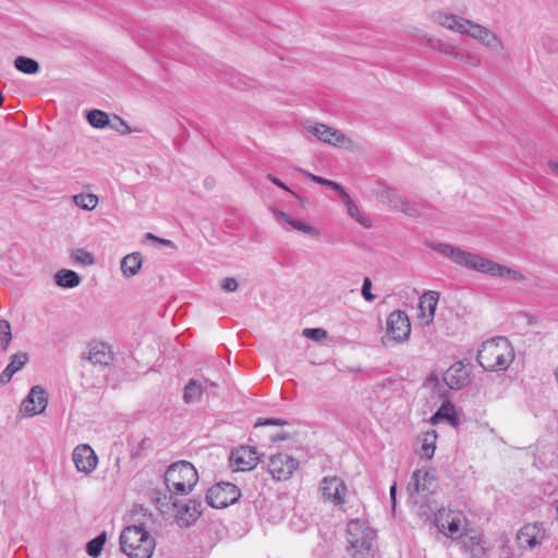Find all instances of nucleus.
<instances>
[{
	"label": "nucleus",
	"instance_id": "c756f323",
	"mask_svg": "<svg viewBox=\"0 0 558 558\" xmlns=\"http://www.w3.org/2000/svg\"><path fill=\"white\" fill-rule=\"evenodd\" d=\"M205 387L196 379H190L184 388L183 401L185 403H195L201 400Z\"/></svg>",
	"mask_w": 558,
	"mask_h": 558
},
{
	"label": "nucleus",
	"instance_id": "8fccbe9b",
	"mask_svg": "<svg viewBox=\"0 0 558 558\" xmlns=\"http://www.w3.org/2000/svg\"><path fill=\"white\" fill-rule=\"evenodd\" d=\"M267 178L268 180H270L274 184H276L277 186L292 193L293 195H295L283 182H281L278 178H276L275 175L272 174H267Z\"/></svg>",
	"mask_w": 558,
	"mask_h": 558
},
{
	"label": "nucleus",
	"instance_id": "2eb2a0df",
	"mask_svg": "<svg viewBox=\"0 0 558 558\" xmlns=\"http://www.w3.org/2000/svg\"><path fill=\"white\" fill-rule=\"evenodd\" d=\"M47 393L40 386H34L22 401L21 412L27 416H34L45 411L47 407Z\"/></svg>",
	"mask_w": 558,
	"mask_h": 558
},
{
	"label": "nucleus",
	"instance_id": "f03ea898",
	"mask_svg": "<svg viewBox=\"0 0 558 558\" xmlns=\"http://www.w3.org/2000/svg\"><path fill=\"white\" fill-rule=\"evenodd\" d=\"M514 359L511 343L505 337L484 342L477 352L480 365L489 372L507 369Z\"/></svg>",
	"mask_w": 558,
	"mask_h": 558
},
{
	"label": "nucleus",
	"instance_id": "bb28decb",
	"mask_svg": "<svg viewBox=\"0 0 558 558\" xmlns=\"http://www.w3.org/2000/svg\"><path fill=\"white\" fill-rule=\"evenodd\" d=\"M435 477L428 471L416 470L412 474V485L416 493H430L434 486Z\"/></svg>",
	"mask_w": 558,
	"mask_h": 558
},
{
	"label": "nucleus",
	"instance_id": "864d4df0",
	"mask_svg": "<svg viewBox=\"0 0 558 558\" xmlns=\"http://www.w3.org/2000/svg\"><path fill=\"white\" fill-rule=\"evenodd\" d=\"M548 167L549 169L558 175V161H555V160H549L548 161Z\"/></svg>",
	"mask_w": 558,
	"mask_h": 558
},
{
	"label": "nucleus",
	"instance_id": "dca6fc26",
	"mask_svg": "<svg viewBox=\"0 0 558 558\" xmlns=\"http://www.w3.org/2000/svg\"><path fill=\"white\" fill-rule=\"evenodd\" d=\"M320 490L324 498L335 505L345 502L344 497L348 488L345 483L337 476L324 477L320 482Z\"/></svg>",
	"mask_w": 558,
	"mask_h": 558
},
{
	"label": "nucleus",
	"instance_id": "423d86ee",
	"mask_svg": "<svg viewBox=\"0 0 558 558\" xmlns=\"http://www.w3.org/2000/svg\"><path fill=\"white\" fill-rule=\"evenodd\" d=\"M438 531L451 541H459L468 531V519L460 510L439 509L435 514Z\"/></svg>",
	"mask_w": 558,
	"mask_h": 558
},
{
	"label": "nucleus",
	"instance_id": "412c9836",
	"mask_svg": "<svg viewBox=\"0 0 558 558\" xmlns=\"http://www.w3.org/2000/svg\"><path fill=\"white\" fill-rule=\"evenodd\" d=\"M29 361L26 352H17L10 356V362L0 374V386H5L12 377L20 372Z\"/></svg>",
	"mask_w": 558,
	"mask_h": 558
},
{
	"label": "nucleus",
	"instance_id": "5fc2aeb1",
	"mask_svg": "<svg viewBox=\"0 0 558 558\" xmlns=\"http://www.w3.org/2000/svg\"><path fill=\"white\" fill-rule=\"evenodd\" d=\"M288 438V435L286 433H282V434H278L276 436H272L271 439L274 441H278V440H284Z\"/></svg>",
	"mask_w": 558,
	"mask_h": 558
},
{
	"label": "nucleus",
	"instance_id": "4c0bfd02",
	"mask_svg": "<svg viewBox=\"0 0 558 558\" xmlns=\"http://www.w3.org/2000/svg\"><path fill=\"white\" fill-rule=\"evenodd\" d=\"M434 422H438L440 420H447L452 425L456 424V412L453 405L450 403L442 404L439 410L436 412V414L433 417Z\"/></svg>",
	"mask_w": 558,
	"mask_h": 558
},
{
	"label": "nucleus",
	"instance_id": "f8f14e48",
	"mask_svg": "<svg viewBox=\"0 0 558 558\" xmlns=\"http://www.w3.org/2000/svg\"><path fill=\"white\" fill-rule=\"evenodd\" d=\"M296 469V460L286 453L271 456L268 462V472L277 481H286L290 478Z\"/></svg>",
	"mask_w": 558,
	"mask_h": 558
},
{
	"label": "nucleus",
	"instance_id": "a211bd4d",
	"mask_svg": "<svg viewBox=\"0 0 558 558\" xmlns=\"http://www.w3.org/2000/svg\"><path fill=\"white\" fill-rule=\"evenodd\" d=\"M259 460L258 452L255 447L242 446L231 452L230 461L239 471L252 470Z\"/></svg>",
	"mask_w": 558,
	"mask_h": 558
},
{
	"label": "nucleus",
	"instance_id": "7c9ffc66",
	"mask_svg": "<svg viewBox=\"0 0 558 558\" xmlns=\"http://www.w3.org/2000/svg\"><path fill=\"white\" fill-rule=\"evenodd\" d=\"M453 59L471 68H477L482 63L481 58L476 53L466 49H462L459 45L453 54Z\"/></svg>",
	"mask_w": 558,
	"mask_h": 558
},
{
	"label": "nucleus",
	"instance_id": "79ce46f5",
	"mask_svg": "<svg viewBox=\"0 0 558 558\" xmlns=\"http://www.w3.org/2000/svg\"><path fill=\"white\" fill-rule=\"evenodd\" d=\"M291 228L310 235H318V230L305 222L293 219L290 223Z\"/></svg>",
	"mask_w": 558,
	"mask_h": 558
},
{
	"label": "nucleus",
	"instance_id": "a18cd8bd",
	"mask_svg": "<svg viewBox=\"0 0 558 558\" xmlns=\"http://www.w3.org/2000/svg\"><path fill=\"white\" fill-rule=\"evenodd\" d=\"M371 289L372 281L368 277H365L362 284V295L368 302H373L376 299V295L372 293Z\"/></svg>",
	"mask_w": 558,
	"mask_h": 558
},
{
	"label": "nucleus",
	"instance_id": "4468645a",
	"mask_svg": "<svg viewBox=\"0 0 558 558\" xmlns=\"http://www.w3.org/2000/svg\"><path fill=\"white\" fill-rule=\"evenodd\" d=\"M387 331L395 341H405L411 333V324L407 313L400 310L390 313L387 318Z\"/></svg>",
	"mask_w": 558,
	"mask_h": 558
},
{
	"label": "nucleus",
	"instance_id": "5701e85b",
	"mask_svg": "<svg viewBox=\"0 0 558 558\" xmlns=\"http://www.w3.org/2000/svg\"><path fill=\"white\" fill-rule=\"evenodd\" d=\"M340 199L347 208L348 215L362 227L372 228V219L362 210V208L351 198L344 190L340 195Z\"/></svg>",
	"mask_w": 558,
	"mask_h": 558
},
{
	"label": "nucleus",
	"instance_id": "a19ab883",
	"mask_svg": "<svg viewBox=\"0 0 558 558\" xmlns=\"http://www.w3.org/2000/svg\"><path fill=\"white\" fill-rule=\"evenodd\" d=\"M109 126L122 135H126L132 132L128 122L119 116H114L113 119L110 120Z\"/></svg>",
	"mask_w": 558,
	"mask_h": 558
},
{
	"label": "nucleus",
	"instance_id": "e433bc0d",
	"mask_svg": "<svg viewBox=\"0 0 558 558\" xmlns=\"http://www.w3.org/2000/svg\"><path fill=\"white\" fill-rule=\"evenodd\" d=\"M73 263L82 266H90L95 263L94 255L84 248H75L71 252Z\"/></svg>",
	"mask_w": 558,
	"mask_h": 558
},
{
	"label": "nucleus",
	"instance_id": "9b49d317",
	"mask_svg": "<svg viewBox=\"0 0 558 558\" xmlns=\"http://www.w3.org/2000/svg\"><path fill=\"white\" fill-rule=\"evenodd\" d=\"M464 35L478 41L492 51L499 52L504 49V43L495 32L471 20Z\"/></svg>",
	"mask_w": 558,
	"mask_h": 558
},
{
	"label": "nucleus",
	"instance_id": "f257e3e1",
	"mask_svg": "<svg viewBox=\"0 0 558 558\" xmlns=\"http://www.w3.org/2000/svg\"><path fill=\"white\" fill-rule=\"evenodd\" d=\"M432 248L457 265L496 278H507L514 282H523L526 276L518 269L501 265L480 254L465 251L448 243H435Z\"/></svg>",
	"mask_w": 558,
	"mask_h": 558
},
{
	"label": "nucleus",
	"instance_id": "603ef678",
	"mask_svg": "<svg viewBox=\"0 0 558 558\" xmlns=\"http://www.w3.org/2000/svg\"><path fill=\"white\" fill-rule=\"evenodd\" d=\"M396 494H397V485L396 483L390 487V498L392 501V507H396Z\"/></svg>",
	"mask_w": 558,
	"mask_h": 558
},
{
	"label": "nucleus",
	"instance_id": "4d7b16f0",
	"mask_svg": "<svg viewBox=\"0 0 558 558\" xmlns=\"http://www.w3.org/2000/svg\"><path fill=\"white\" fill-rule=\"evenodd\" d=\"M3 99H4V98H3V95H2V93H0V107H1V106H2V104H3Z\"/></svg>",
	"mask_w": 558,
	"mask_h": 558
},
{
	"label": "nucleus",
	"instance_id": "0eeeda50",
	"mask_svg": "<svg viewBox=\"0 0 558 558\" xmlns=\"http://www.w3.org/2000/svg\"><path fill=\"white\" fill-rule=\"evenodd\" d=\"M303 129L313 134L318 141L332 146L351 149L353 141L342 132L324 123H315L313 121H304Z\"/></svg>",
	"mask_w": 558,
	"mask_h": 558
},
{
	"label": "nucleus",
	"instance_id": "3c124183",
	"mask_svg": "<svg viewBox=\"0 0 558 558\" xmlns=\"http://www.w3.org/2000/svg\"><path fill=\"white\" fill-rule=\"evenodd\" d=\"M147 239H150V240H154V241H157V242H160L162 243L163 245H171L172 242L170 240H165V239H160L156 235H154L153 233H147Z\"/></svg>",
	"mask_w": 558,
	"mask_h": 558
},
{
	"label": "nucleus",
	"instance_id": "ddd939ff",
	"mask_svg": "<svg viewBox=\"0 0 558 558\" xmlns=\"http://www.w3.org/2000/svg\"><path fill=\"white\" fill-rule=\"evenodd\" d=\"M374 195L380 203L409 216L413 215L410 204L403 199L395 189L384 183H379L374 190Z\"/></svg>",
	"mask_w": 558,
	"mask_h": 558
},
{
	"label": "nucleus",
	"instance_id": "6e6d98bb",
	"mask_svg": "<svg viewBox=\"0 0 558 558\" xmlns=\"http://www.w3.org/2000/svg\"><path fill=\"white\" fill-rule=\"evenodd\" d=\"M554 374H555L556 381H557V384H558V367L555 369V373H554Z\"/></svg>",
	"mask_w": 558,
	"mask_h": 558
},
{
	"label": "nucleus",
	"instance_id": "a878e982",
	"mask_svg": "<svg viewBox=\"0 0 558 558\" xmlns=\"http://www.w3.org/2000/svg\"><path fill=\"white\" fill-rule=\"evenodd\" d=\"M203 512V504L197 499H190L179 512V521L189 526L194 523Z\"/></svg>",
	"mask_w": 558,
	"mask_h": 558
},
{
	"label": "nucleus",
	"instance_id": "9d476101",
	"mask_svg": "<svg viewBox=\"0 0 558 558\" xmlns=\"http://www.w3.org/2000/svg\"><path fill=\"white\" fill-rule=\"evenodd\" d=\"M458 543L465 558H484L490 549L486 537L474 530H469Z\"/></svg>",
	"mask_w": 558,
	"mask_h": 558
},
{
	"label": "nucleus",
	"instance_id": "f3484780",
	"mask_svg": "<svg viewBox=\"0 0 558 558\" xmlns=\"http://www.w3.org/2000/svg\"><path fill=\"white\" fill-rule=\"evenodd\" d=\"M72 460L76 470L85 474L92 473L98 463V458L95 451L86 444L78 445L74 448Z\"/></svg>",
	"mask_w": 558,
	"mask_h": 558
},
{
	"label": "nucleus",
	"instance_id": "58836bf2",
	"mask_svg": "<svg viewBox=\"0 0 558 558\" xmlns=\"http://www.w3.org/2000/svg\"><path fill=\"white\" fill-rule=\"evenodd\" d=\"M12 340L10 323L7 319H0V345L2 351H7Z\"/></svg>",
	"mask_w": 558,
	"mask_h": 558
},
{
	"label": "nucleus",
	"instance_id": "c03bdc74",
	"mask_svg": "<svg viewBox=\"0 0 558 558\" xmlns=\"http://www.w3.org/2000/svg\"><path fill=\"white\" fill-rule=\"evenodd\" d=\"M303 336L314 341H320L327 337V331L322 328H305Z\"/></svg>",
	"mask_w": 558,
	"mask_h": 558
},
{
	"label": "nucleus",
	"instance_id": "4be33fe9",
	"mask_svg": "<svg viewBox=\"0 0 558 558\" xmlns=\"http://www.w3.org/2000/svg\"><path fill=\"white\" fill-rule=\"evenodd\" d=\"M442 379L450 389L459 390L468 384L469 376L462 363H454L445 372Z\"/></svg>",
	"mask_w": 558,
	"mask_h": 558
},
{
	"label": "nucleus",
	"instance_id": "6e6552de",
	"mask_svg": "<svg viewBox=\"0 0 558 558\" xmlns=\"http://www.w3.org/2000/svg\"><path fill=\"white\" fill-rule=\"evenodd\" d=\"M546 529L539 523H526L517 533L518 548L524 551L538 553L547 539Z\"/></svg>",
	"mask_w": 558,
	"mask_h": 558
},
{
	"label": "nucleus",
	"instance_id": "b1692460",
	"mask_svg": "<svg viewBox=\"0 0 558 558\" xmlns=\"http://www.w3.org/2000/svg\"><path fill=\"white\" fill-rule=\"evenodd\" d=\"M86 357L94 365H109L112 361V352L106 343H92Z\"/></svg>",
	"mask_w": 558,
	"mask_h": 558
},
{
	"label": "nucleus",
	"instance_id": "37998d69",
	"mask_svg": "<svg viewBox=\"0 0 558 558\" xmlns=\"http://www.w3.org/2000/svg\"><path fill=\"white\" fill-rule=\"evenodd\" d=\"M291 228L310 235H318V230L305 222L293 219L290 223Z\"/></svg>",
	"mask_w": 558,
	"mask_h": 558
},
{
	"label": "nucleus",
	"instance_id": "aec40b11",
	"mask_svg": "<svg viewBox=\"0 0 558 558\" xmlns=\"http://www.w3.org/2000/svg\"><path fill=\"white\" fill-rule=\"evenodd\" d=\"M439 293L436 291L425 292L418 300V318L424 325H429L435 316Z\"/></svg>",
	"mask_w": 558,
	"mask_h": 558
},
{
	"label": "nucleus",
	"instance_id": "6ab92c4d",
	"mask_svg": "<svg viewBox=\"0 0 558 558\" xmlns=\"http://www.w3.org/2000/svg\"><path fill=\"white\" fill-rule=\"evenodd\" d=\"M430 20L438 24L439 26L447 28L449 31L459 33L464 35L468 24H470V20L464 19L462 16L456 14H449L445 12H434L430 15Z\"/></svg>",
	"mask_w": 558,
	"mask_h": 558
},
{
	"label": "nucleus",
	"instance_id": "473e14b6",
	"mask_svg": "<svg viewBox=\"0 0 558 558\" xmlns=\"http://www.w3.org/2000/svg\"><path fill=\"white\" fill-rule=\"evenodd\" d=\"M14 66L24 74H36L39 71V64L36 60L22 56L14 60Z\"/></svg>",
	"mask_w": 558,
	"mask_h": 558
},
{
	"label": "nucleus",
	"instance_id": "ea45409f",
	"mask_svg": "<svg viewBox=\"0 0 558 558\" xmlns=\"http://www.w3.org/2000/svg\"><path fill=\"white\" fill-rule=\"evenodd\" d=\"M303 173L308 178L311 179L313 182H316L318 184H322V185H325V186H328L330 189H332L333 191L338 192L339 193V196L342 194V192L344 191V189L337 182H333L331 180H328V179H325V178H322V177H318V175H315L313 173H310L307 171H303Z\"/></svg>",
	"mask_w": 558,
	"mask_h": 558
},
{
	"label": "nucleus",
	"instance_id": "c85d7f7f",
	"mask_svg": "<svg viewBox=\"0 0 558 558\" xmlns=\"http://www.w3.org/2000/svg\"><path fill=\"white\" fill-rule=\"evenodd\" d=\"M54 282L61 288L72 289L81 283V278L74 270L61 269L56 272Z\"/></svg>",
	"mask_w": 558,
	"mask_h": 558
},
{
	"label": "nucleus",
	"instance_id": "72a5a7b5",
	"mask_svg": "<svg viewBox=\"0 0 558 558\" xmlns=\"http://www.w3.org/2000/svg\"><path fill=\"white\" fill-rule=\"evenodd\" d=\"M88 123L96 129H104L109 126L110 119L109 116L99 109H93L87 113Z\"/></svg>",
	"mask_w": 558,
	"mask_h": 558
},
{
	"label": "nucleus",
	"instance_id": "20e7f679",
	"mask_svg": "<svg viewBox=\"0 0 558 558\" xmlns=\"http://www.w3.org/2000/svg\"><path fill=\"white\" fill-rule=\"evenodd\" d=\"M121 550L130 558H150L154 554L155 538L142 526H126L120 535Z\"/></svg>",
	"mask_w": 558,
	"mask_h": 558
},
{
	"label": "nucleus",
	"instance_id": "c9c22d12",
	"mask_svg": "<svg viewBox=\"0 0 558 558\" xmlns=\"http://www.w3.org/2000/svg\"><path fill=\"white\" fill-rule=\"evenodd\" d=\"M106 538H107L106 534L101 533L98 536H96L95 538H93L92 541H89L86 544L87 554L93 558H97L102 551L104 545L106 543Z\"/></svg>",
	"mask_w": 558,
	"mask_h": 558
},
{
	"label": "nucleus",
	"instance_id": "39448f33",
	"mask_svg": "<svg viewBox=\"0 0 558 558\" xmlns=\"http://www.w3.org/2000/svg\"><path fill=\"white\" fill-rule=\"evenodd\" d=\"M198 482V473L194 465L181 460L168 466L165 473V483L172 496H183L192 492Z\"/></svg>",
	"mask_w": 558,
	"mask_h": 558
},
{
	"label": "nucleus",
	"instance_id": "393cba45",
	"mask_svg": "<svg viewBox=\"0 0 558 558\" xmlns=\"http://www.w3.org/2000/svg\"><path fill=\"white\" fill-rule=\"evenodd\" d=\"M422 39L425 40L429 49L437 51L441 54L449 56L451 58H453V54L458 47V45L451 40L437 38L429 34H423Z\"/></svg>",
	"mask_w": 558,
	"mask_h": 558
},
{
	"label": "nucleus",
	"instance_id": "09e8293b",
	"mask_svg": "<svg viewBox=\"0 0 558 558\" xmlns=\"http://www.w3.org/2000/svg\"><path fill=\"white\" fill-rule=\"evenodd\" d=\"M272 213L278 221H283V222L288 223L289 226L292 222V220L294 219L290 215H288L281 210H278V209H274Z\"/></svg>",
	"mask_w": 558,
	"mask_h": 558
},
{
	"label": "nucleus",
	"instance_id": "de8ad7c7",
	"mask_svg": "<svg viewBox=\"0 0 558 558\" xmlns=\"http://www.w3.org/2000/svg\"><path fill=\"white\" fill-rule=\"evenodd\" d=\"M287 422L280 418H258L255 423V427L265 425H284Z\"/></svg>",
	"mask_w": 558,
	"mask_h": 558
},
{
	"label": "nucleus",
	"instance_id": "7ed1b4c3",
	"mask_svg": "<svg viewBox=\"0 0 558 558\" xmlns=\"http://www.w3.org/2000/svg\"><path fill=\"white\" fill-rule=\"evenodd\" d=\"M375 532L362 520H351L347 525V553L349 558H373Z\"/></svg>",
	"mask_w": 558,
	"mask_h": 558
},
{
	"label": "nucleus",
	"instance_id": "cd10ccee",
	"mask_svg": "<svg viewBox=\"0 0 558 558\" xmlns=\"http://www.w3.org/2000/svg\"><path fill=\"white\" fill-rule=\"evenodd\" d=\"M143 265L142 255L137 252L128 254L121 260V271L124 277L135 276Z\"/></svg>",
	"mask_w": 558,
	"mask_h": 558
},
{
	"label": "nucleus",
	"instance_id": "f704fd0d",
	"mask_svg": "<svg viewBox=\"0 0 558 558\" xmlns=\"http://www.w3.org/2000/svg\"><path fill=\"white\" fill-rule=\"evenodd\" d=\"M73 203L82 209L93 210L98 204V197L92 193H80L73 196Z\"/></svg>",
	"mask_w": 558,
	"mask_h": 558
},
{
	"label": "nucleus",
	"instance_id": "1a4fd4ad",
	"mask_svg": "<svg viewBox=\"0 0 558 558\" xmlns=\"http://www.w3.org/2000/svg\"><path fill=\"white\" fill-rule=\"evenodd\" d=\"M240 497L241 492L234 484L221 482L208 489L206 501L210 507L221 509L236 502Z\"/></svg>",
	"mask_w": 558,
	"mask_h": 558
},
{
	"label": "nucleus",
	"instance_id": "2f4dec72",
	"mask_svg": "<svg viewBox=\"0 0 558 558\" xmlns=\"http://www.w3.org/2000/svg\"><path fill=\"white\" fill-rule=\"evenodd\" d=\"M436 438H437V435H436L435 430H430V432L423 434L422 450H421L422 457H424L426 459L433 458V456L435 453V449H436V446H435Z\"/></svg>",
	"mask_w": 558,
	"mask_h": 558
},
{
	"label": "nucleus",
	"instance_id": "49530a36",
	"mask_svg": "<svg viewBox=\"0 0 558 558\" xmlns=\"http://www.w3.org/2000/svg\"><path fill=\"white\" fill-rule=\"evenodd\" d=\"M238 281L234 278H225L221 282V288L226 292H234L238 289Z\"/></svg>",
	"mask_w": 558,
	"mask_h": 558
}]
</instances>
